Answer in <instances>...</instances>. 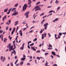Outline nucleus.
<instances>
[{
  "label": "nucleus",
  "instance_id": "nucleus-1",
  "mask_svg": "<svg viewBox=\"0 0 66 66\" xmlns=\"http://www.w3.org/2000/svg\"><path fill=\"white\" fill-rule=\"evenodd\" d=\"M35 9H36L35 10V11H41V9L40 7L38 6H37L35 7Z\"/></svg>",
  "mask_w": 66,
  "mask_h": 66
},
{
  "label": "nucleus",
  "instance_id": "nucleus-2",
  "mask_svg": "<svg viewBox=\"0 0 66 66\" xmlns=\"http://www.w3.org/2000/svg\"><path fill=\"white\" fill-rule=\"evenodd\" d=\"M27 5L26 4H25L24 6L23 7L22 10H23V11H25V10L27 9Z\"/></svg>",
  "mask_w": 66,
  "mask_h": 66
},
{
  "label": "nucleus",
  "instance_id": "nucleus-3",
  "mask_svg": "<svg viewBox=\"0 0 66 66\" xmlns=\"http://www.w3.org/2000/svg\"><path fill=\"white\" fill-rule=\"evenodd\" d=\"M13 46H14V48L13 49V52H14V54L15 55H16V51H15V50H14V49H16V45H15V44H13Z\"/></svg>",
  "mask_w": 66,
  "mask_h": 66
},
{
  "label": "nucleus",
  "instance_id": "nucleus-4",
  "mask_svg": "<svg viewBox=\"0 0 66 66\" xmlns=\"http://www.w3.org/2000/svg\"><path fill=\"white\" fill-rule=\"evenodd\" d=\"M48 24H49L48 23H46L44 25V27H44V29L45 30H46V29H47V26Z\"/></svg>",
  "mask_w": 66,
  "mask_h": 66
},
{
  "label": "nucleus",
  "instance_id": "nucleus-5",
  "mask_svg": "<svg viewBox=\"0 0 66 66\" xmlns=\"http://www.w3.org/2000/svg\"><path fill=\"white\" fill-rule=\"evenodd\" d=\"M9 49V51H11V50H13V45H11V46H10Z\"/></svg>",
  "mask_w": 66,
  "mask_h": 66
},
{
  "label": "nucleus",
  "instance_id": "nucleus-6",
  "mask_svg": "<svg viewBox=\"0 0 66 66\" xmlns=\"http://www.w3.org/2000/svg\"><path fill=\"white\" fill-rule=\"evenodd\" d=\"M30 13V12L29 11L28 12H27V13H26L25 15V16H26V18H28V15H29V14Z\"/></svg>",
  "mask_w": 66,
  "mask_h": 66
},
{
  "label": "nucleus",
  "instance_id": "nucleus-7",
  "mask_svg": "<svg viewBox=\"0 0 66 66\" xmlns=\"http://www.w3.org/2000/svg\"><path fill=\"white\" fill-rule=\"evenodd\" d=\"M18 14V12H16L15 13H14L13 14H12V16H14V15L15 16H16V15H17Z\"/></svg>",
  "mask_w": 66,
  "mask_h": 66
},
{
  "label": "nucleus",
  "instance_id": "nucleus-8",
  "mask_svg": "<svg viewBox=\"0 0 66 66\" xmlns=\"http://www.w3.org/2000/svg\"><path fill=\"white\" fill-rule=\"evenodd\" d=\"M31 49H32L33 51H36V49H35V47H31Z\"/></svg>",
  "mask_w": 66,
  "mask_h": 66
},
{
  "label": "nucleus",
  "instance_id": "nucleus-9",
  "mask_svg": "<svg viewBox=\"0 0 66 66\" xmlns=\"http://www.w3.org/2000/svg\"><path fill=\"white\" fill-rule=\"evenodd\" d=\"M4 19H6V15L4 16V17L3 18L2 20L3 21H4Z\"/></svg>",
  "mask_w": 66,
  "mask_h": 66
},
{
  "label": "nucleus",
  "instance_id": "nucleus-10",
  "mask_svg": "<svg viewBox=\"0 0 66 66\" xmlns=\"http://www.w3.org/2000/svg\"><path fill=\"white\" fill-rule=\"evenodd\" d=\"M31 0H28V2H29L28 3V5H30L31 3H32V2L31 1Z\"/></svg>",
  "mask_w": 66,
  "mask_h": 66
},
{
  "label": "nucleus",
  "instance_id": "nucleus-11",
  "mask_svg": "<svg viewBox=\"0 0 66 66\" xmlns=\"http://www.w3.org/2000/svg\"><path fill=\"white\" fill-rule=\"evenodd\" d=\"M15 28L14 27L13 28V30L11 32L12 35H13V34H14V31H15Z\"/></svg>",
  "mask_w": 66,
  "mask_h": 66
},
{
  "label": "nucleus",
  "instance_id": "nucleus-12",
  "mask_svg": "<svg viewBox=\"0 0 66 66\" xmlns=\"http://www.w3.org/2000/svg\"><path fill=\"white\" fill-rule=\"evenodd\" d=\"M3 36L2 35V34L0 36V38H1V40L2 41H3Z\"/></svg>",
  "mask_w": 66,
  "mask_h": 66
},
{
  "label": "nucleus",
  "instance_id": "nucleus-13",
  "mask_svg": "<svg viewBox=\"0 0 66 66\" xmlns=\"http://www.w3.org/2000/svg\"><path fill=\"white\" fill-rule=\"evenodd\" d=\"M12 9V8H11L9 9V12L7 13V14H9L10 13V12H11Z\"/></svg>",
  "mask_w": 66,
  "mask_h": 66
},
{
  "label": "nucleus",
  "instance_id": "nucleus-14",
  "mask_svg": "<svg viewBox=\"0 0 66 66\" xmlns=\"http://www.w3.org/2000/svg\"><path fill=\"white\" fill-rule=\"evenodd\" d=\"M59 20V19L58 18H56L53 21V22H55V21H57Z\"/></svg>",
  "mask_w": 66,
  "mask_h": 66
},
{
  "label": "nucleus",
  "instance_id": "nucleus-15",
  "mask_svg": "<svg viewBox=\"0 0 66 66\" xmlns=\"http://www.w3.org/2000/svg\"><path fill=\"white\" fill-rule=\"evenodd\" d=\"M26 58L23 57L21 59V60L22 61H24L25 60H26Z\"/></svg>",
  "mask_w": 66,
  "mask_h": 66
},
{
  "label": "nucleus",
  "instance_id": "nucleus-16",
  "mask_svg": "<svg viewBox=\"0 0 66 66\" xmlns=\"http://www.w3.org/2000/svg\"><path fill=\"white\" fill-rule=\"evenodd\" d=\"M55 3H56V4H59V1H57V0H56Z\"/></svg>",
  "mask_w": 66,
  "mask_h": 66
},
{
  "label": "nucleus",
  "instance_id": "nucleus-17",
  "mask_svg": "<svg viewBox=\"0 0 66 66\" xmlns=\"http://www.w3.org/2000/svg\"><path fill=\"white\" fill-rule=\"evenodd\" d=\"M18 5V4L16 3L14 5V7H17Z\"/></svg>",
  "mask_w": 66,
  "mask_h": 66
},
{
  "label": "nucleus",
  "instance_id": "nucleus-18",
  "mask_svg": "<svg viewBox=\"0 0 66 66\" xmlns=\"http://www.w3.org/2000/svg\"><path fill=\"white\" fill-rule=\"evenodd\" d=\"M16 9V8H14L13 9H12L11 10V12H13V11H14V10H15V9Z\"/></svg>",
  "mask_w": 66,
  "mask_h": 66
},
{
  "label": "nucleus",
  "instance_id": "nucleus-19",
  "mask_svg": "<svg viewBox=\"0 0 66 66\" xmlns=\"http://www.w3.org/2000/svg\"><path fill=\"white\" fill-rule=\"evenodd\" d=\"M52 53L53 55H56L55 53V52H52Z\"/></svg>",
  "mask_w": 66,
  "mask_h": 66
},
{
  "label": "nucleus",
  "instance_id": "nucleus-20",
  "mask_svg": "<svg viewBox=\"0 0 66 66\" xmlns=\"http://www.w3.org/2000/svg\"><path fill=\"white\" fill-rule=\"evenodd\" d=\"M8 10V9L7 8L5 9L4 11V12H6Z\"/></svg>",
  "mask_w": 66,
  "mask_h": 66
},
{
  "label": "nucleus",
  "instance_id": "nucleus-21",
  "mask_svg": "<svg viewBox=\"0 0 66 66\" xmlns=\"http://www.w3.org/2000/svg\"><path fill=\"white\" fill-rule=\"evenodd\" d=\"M11 46V44H9L7 45V48H9V47H10V46Z\"/></svg>",
  "mask_w": 66,
  "mask_h": 66
},
{
  "label": "nucleus",
  "instance_id": "nucleus-22",
  "mask_svg": "<svg viewBox=\"0 0 66 66\" xmlns=\"http://www.w3.org/2000/svg\"><path fill=\"white\" fill-rule=\"evenodd\" d=\"M45 19H44V20H43V21H42V22H41V24L42 25H43V22H44V21H45Z\"/></svg>",
  "mask_w": 66,
  "mask_h": 66
},
{
  "label": "nucleus",
  "instance_id": "nucleus-23",
  "mask_svg": "<svg viewBox=\"0 0 66 66\" xmlns=\"http://www.w3.org/2000/svg\"><path fill=\"white\" fill-rule=\"evenodd\" d=\"M23 64V61H22L20 63V65H22V64Z\"/></svg>",
  "mask_w": 66,
  "mask_h": 66
},
{
  "label": "nucleus",
  "instance_id": "nucleus-24",
  "mask_svg": "<svg viewBox=\"0 0 66 66\" xmlns=\"http://www.w3.org/2000/svg\"><path fill=\"white\" fill-rule=\"evenodd\" d=\"M48 62L46 61V63L45 64V65L46 66H48V65H48Z\"/></svg>",
  "mask_w": 66,
  "mask_h": 66
},
{
  "label": "nucleus",
  "instance_id": "nucleus-25",
  "mask_svg": "<svg viewBox=\"0 0 66 66\" xmlns=\"http://www.w3.org/2000/svg\"><path fill=\"white\" fill-rule=\"evenodd\" d=\"M32 43V42H31V41H30L28 42V45H30V44H30V43Z\"/></svg>",
  "mask_w": 66,
  "mask_h": 66
},
{
  "label": "nucleus",
  "instance_id": "nucleus-26",
  "mask_svg": "<svg viewBox=\"0 0 66 66\" xmlns=\"http://www.w3.org/2000/svg\"><path fill=\"white\" fill-rule=\"evenodd\" d=\"M5 60V57H4L3 58V60L2 61V62H4Z\"/></svg>",
  "mask_w": 66,
  "mask_h": 66
},
{
  "label": "nucleus",
  "instance_id": "nucleus-27",
  "mask_svg": "<svg viewBox=\"0 0 66 66\" xmlns=\"http://www.w3.org/2000/svg\"><path fill=\"white\" fill-rule=\"evenodd\" d=\"M49 46L47 45V46H48V47H52V46L51 45V44H49Z\"/></svg>",
  "mask_w": 66,
  "mask_h": 66
},
{
  "label": "nucleus",
  "instance_id": "nucleus-28",
  "mask_svg": "<svg viewBox=\"0 0 66 66\" xmlns=\"http://www.w3.org/2000/svg\"><path fill=\"white\" fill-rule=\"evenodd\" d=\"M44 37H46V36H47V34L46 33L44 32Z\"/></svg>",
  "mask_w": 66,
  "mask_h": 66
},
{
  "label": "nucleus",
  "instance_id": "nucleus-29",
  "mask_svg": "<svg viewBox=\"0 0 66 66\" xmlns=\"http://www.w3.org/2000/svg\"><path fill=\"white\" fill-rule=\"evenodd\" d=\"M6 40H7V39L6 38H4V41L6 43Z\"/></svg>",
  "mask_w": 66,
  "mask_h": 66
},
{
  "label": "nucleus",
  "instance_id": "nucleus-30",
  "mask_svg": "<svg viewBox=\"0 0 66 66\" xmlns=\"http://www.w3.org/2000/svg\"><path fill=\"white\" fill-rule=\"evenodd\" d=\"M10 64L11 66H13V63L12 62H11Z\"/></svg>",
  "mask_w": 66,
  "mask_h": 66
},
{
  "label": "nucleus",
  "instance_id": "nucleus-31",
  "mask_svg": "<svg viewBox=\"0 0 66 66\" xmlns=\"http://www.w3.org/2000/svg\"><path fill=\"white\" fill-rule=\"evenodd\" d=\"M24 47H21L20 48V49H21V50H23V48Z\"/></svg>",
  "mask_w": 66,
  "mask_h": 66
},
{
  "label": "nucleus",
  "instance_id": "nucleus-32",
  "mask_svg": "<svg viewBox=\"0 0 66 66\" xmlns=\"http://www.w3.org/2000/svg\"><path fill=\"white\" fill-rule=\"evenodd\" d=\"M59 34L60 36H61L62 35V33L61 32H59Z\"/></svg>",
  "mask_w": 66,
  "mask_h": 66
},
{
  "label": "nucleus",
  "instance_id": "nucleus-33",
  "mask_svg": "<svg viewBox=\"0 0 66 66\" xmlns=\"http://www.w3.org/2000/svg\"><path fill=\"white\" fill-rule=\"evenodd\" d=\"M36 21L35 20H34L32 21L33 23H36Z\"/></svg>",
  "mask_w": 66,
  "mask_h": 66
},
{
  "label": "nucleus",
  "instance_id": "nucleus-34",
  "mask_svg": "<svg viewBox=\"0 0 66 66\" xmlns=\"http://www.w3.org/2000/svg\"><path fill=\"white\" fill-rule=\"evenodd\" d=\"M1 61H2L3 60V56H1Z\"/></svg>",
  "mask_w": 66,
  "mask_h": 66
},
{
  "label": "nucleus",
  "instance_id": "nucleus-35",
  "mask_svg": "<svg viewBox=\"0 0 66 66\" xmlns=\"http://www.w3.org/2000/svg\"><path fill=\"white\" fill-rule=\"evenodd\" d=\"M18 59H17V60H16V61L15 62L14 64H16V63H17V62H18Z\"/></svg>",
  "mask_w": 66,
  "mask_h": 66
},
{
  "label": "nucleus",
  "instance_id": "nucleus-36",
  "mask_svg": "<svg viewBox=\"0 0 66 66\" xmlns=\"http://www.w3.org/2000/svg\"><path fill=\"white\" fill-rule=\"evenodd\" d=\"M20 35L21 36H22V32H20Z\"/></svg>",
  "mask_w": 66,
  "mask_h": 66
},
{
  "label": "nucleus",
  "instance_id": "nucleus-37",
  "mask_svg": "<svg viewBox=\"0 0 66 66\" xmlns=\"http://www.w3.org/2000/svg\"><path fill=\"white\" fill-rule=\"evenodd\" d=\"M34 45V43H33L30 44V46H33V45Z\"/></svg>",
  "mask_w": 66,
  "mask_h": 66
},
{
  "label": "nucleus",
  "instance_id": "nucleus-38",
  "mask_svg": "<svg viewBox=\"0 0 66 66\" xmlns=\"http://www.w3.org/2000/svg\"><path fill=\"white\" fill-rule=\"evenodd\" d=\"M40 3V2H37L36 4V5H37L38 4H39V3Z\"/></svg>",
  "mask_w": 66,
  "mask_h": 66
},
{
  "label": "nucleus",
  "instance_id": "nucleus-39",
  "mask_svg": "<svg viewBox=\"0 0 66 66\" xmlns=\"http://www.w3.org/2000/svg\"><path fill=\"white\" fill-rule=\"evenodd\" d=\"M44 14H45L44 13H42L40 15V16H43V15H44Z\"/></svg>",
  "mask_w": 66,
  "mask_h": 66
},
{
  "label": "nucleus",
  "instance_id": "nucleus-40",
  "mask_svg": "<svg viewBox=\"0 0 66 66\" xmlns=\"http://www.w3.org/2000/svg\"><path fill=\"white\" fill-rule=\"evenodd\" d=\"M48 35L49 36V37H50L51 36V35H50V34L49 33H48Z\"/></svg>",
  "mask_w": 66,
  "mask_h": 66
},
{
  "label": "nucleus",
  "instance_id": "nucleus-41",
  "mask_svg": "<svg viewBox=\"0 0 66 66\" xmlns=\"http://www.w3.org/2000/svg\"><path fill=\"white\" fill-rule=\"evenodd\" d=\"M37 38H35V39H34L33 40L34 42H35V41H36V40H37Z\"/></svg>",
  "mask_w": 66,
  "mask_h": 66
},
{
  "label": "nucleus",
  "instance_id": "nucleus-42",
  "mask_svg": "<svg viewBox=\"0 0 66 66\" xmlns=\"http://www.w3.org/2000/svg\"><path fill=\"white\" fill-rule=\"evenodd\" d=\"M48 54H49V53H45V55H48Z\"/></svg>",
  "mask_w": 66,
  "mask_h": 66
},
{
  "label": "nucleus",
  "instance_id": "nucleus-43",
  "mask_svg": "<svg viewBox=\"0 0 66 66\" xmlns=\"http://www.w3.org/2000/svg\"><path fill=\"white\" fill-rule=\"evenodd\" d=\"M40 52V51H37L36 52H37V53H39V52Z\"/></svg>",
  "mask_w": 66,
  "mask_h": 66
},
{
  "label": "nucleus",
  "instance_id": "nucleus-44",
  "mask_svg": "<svg viewBox=\"0 0 66 66\" xmlns=\"http://www.w3.org/2000/svg\"><path fill=\"white\" fill-rule=\"evenodd\" d=\"M43 31V29H41V31H40V33H42L43 32V31Z\"/></svg>",
  "mask_w": 66,
  "mask_h": 66
},
{
  "label": "nucleus",
  "instance_id": "nucleus-45",
  "mask_svg": "<svg viewBox=\"0 0 66 66\" xmlns=\"http://www.w3.org/2000/svg\"><path fill=\"white\" fill-rule=\"evenodd\" d=\"M26 22V21H24L22 23V24H26V23H27L25 22Z\"/></svg>",
  "mask_w": 66,
  "mask_h": 66
},
{
  "label": "nucleus",
  "instance_id": "nucleus-46",
  "mask_svg": "<svg viewBox=\"0 0 66 66\" xmlns=\"http://www.w3.org/2000/svg\"><path fill=\"white\" fill-rule=\"evenodd\" d=\"M53 2V0H52L50 2V4H51Z\"/></svg>",
  "mask_w": 66,
  "mask_h": 66
},
{
  "label": "nucleus",
  "instance_id": "nucleus-47",
  "mask_svg": "<svg viewBox=\"0 0 66 66\" xmlns=\"http://www.w3.org/2000/svg\"><path fill=\"white\" fill-rule=\"evenodd\" d=\"M46 17H47V15H45L43 17V19H44V18H46Z\"/></svg>",
  "mask_w": 66,
  "mask_h": 66
},
{
  "label": "nucleus",
  "instance_id": "nucleus-48",
  "mask_svg": "<svg viewBox=\"0 0 66 66\" xmlns=\"http://www.w3.org/2000/svg\"><path fill=\"white\" fill-rule=\"evenodd\" d=\"M25 44L24 43H23L22 45V46L23 47V48H24V45Z\"/></svg>",
  "mask_w": 66,
  "mask_h": 66
},
{
  "label": "nucleus",
  "instance_id": "nucleus-49",
  "mask_svg": "<svg viewBox=\"0 0 66 66\" xmlns=\"http://www.w3.org/2000/svg\"><path fill=\"white\" fill-rule=\"evenodd\" d=\"M48 49H49L50 50H51V49H52V48H50V47H48Z\"/></svg>",
  "mask_w": 66,
  "mask_h": 66
},
{
  "label": "nucleus",
  "instance_id": "nucleus-50",
  "mask_svg": "<svg viewBox=\"0 0 66 66\" xmlns=\"http://www.w3.org/2000/svg\"><path fill=\"white\" fill-rule=\"evenodd\" d=\"M33 30H32L31 31H30L29 32V33H32L33 32Z\"/></svg>",
  "mask_w": 66,
  "mask_h": 66
},
{
  "label": "nucleus",
  "instance_id": "nucleus-51",
  "mask_svg": "<svg viewBox=\"0 0 66 66\" xmlns=\"http://www.w3.org/2000/svg\"><path fill=\"white\" fill-rule=\"evenodd\" d=\"M53 10H51L49 12V13H52V12H53Z\"/></svg>",
  "mask_w": 66,
  "mask_h": 66
},
{
  "label": "nucleus",
  "instance_id": "nucleus-52",
  "mask_svg": "<svg viewBox=\"0 0 66 66\" xmlns=\"http://www.w3.org/2000/svg\"><path fill=\"white\" fill-rule=\"evenodd\" d=\"M8 22H9V23L10 24L11 23V20H9Z\"/></svg>",
  "mask_w": 66,
  "mask_h": 66
},
{
  "label": "nucleus",
  "instance_id": "nucleus-53",
  "mask_svg": "<svg viewBox=\"0 0 66 66\" xmlns=\"http://www.w3.org/2000/svg\"><path fill=\"white\" fill-rule=\"evenodd\" d=\"M28 47L29 49H30L31 48H30V46H29V45H28Z\"/></svg>",
  "mask_w": 66,
  "mask_h": 66
},
{
  "label": "nucleus",
  "instance_id": "nucleus-54",
  "mask_svg": "<svg viewBox=\"0 0 66 66\" xmlns=\"http://www.w3.org/2000/svg\"><path fill=\"white\" fill-rule=\"evenodd\" d=\"M14 58H15V59L16 60V59H17V56H15Z\"/></svg>",
  "mask_w": 66,
  "mask_h": 66
},
{
  "label": "nucleus",
  "instance_id": "nucleus-55",
  "mask_svg": "<svg viewBox=\"0 0 66 66\" xmlns=\"http://www.w3.org/2000/svg\"><path fill=\"white\" fill-rule=\"evenodd\" d=\"M37 59H38V60H40V57L39 58L38 57H37Z\"/></svg>",
  "mask_w": 66,
  "mask_h": 66
},
{
  "label": "nucleus",
  "instance_id": "nucleus-56",
  "mask_svg": "<svg viewBox=\"0 0 66 66\" xmlns=\"http://www.w3.org/2000/svg\"><path fill=\"white\" fill-rule=\"evenodd\" d=\"M3 32V31H2L1 30H0V33H2Z\"/></svg>",
  "mask_w": 66,
  "mask_h": 66
},
{
  "label": "nucleus",
  "instance_id": "nucleus-57",
  "mask_svg": "<svg viewBox=\"0 0 66 66\" xmlns=\"http://www.w3.org/2000/svg\"><path fill=\"white\" fill-rule=\"evenodd\" d=\"M8 29H9V27H6V29L7 30H8Z\"/></svg>",
  "mask_w": 66,
  "mask_h": 66
},
{
  "label": "nucleus",
  "instance_id": "nucleus-58",
  "mask_svg": "<svg viewBox=\"0 0 66 66\" xmlns=\"http://www.w3.org/2000/svg\"><path fill=\"white\" fill-rule=\"evenodd\" d=\"M53 66H57V64H55L54 65H53Z\"/></svg>",
  "mask_w": 66,
  "mask_h": 66
},
{
  "label": "nucleus",
  "instance_id": "nucleus-59",
  "mask_svg": "<svg viewBox=\"0 0 66 66\" xmlns=\"http://www.w3.org/2000/svg\"><path fill=\"white\" fill-rule=\"evenodd\" d=\"M60 9V7H58L57 8V10L58 11Z\"/></svg>",
  "mask_w": 66,
  "mask_h": 66
},
{
  "label": "nucleus",
  "instance_id": "nucleus-60",
  "mask_svg": "<svg viewBox=\"0 0 66 66\" xmlns=\"http://www.w3.org/2000/svg\"><path fill=\"white\" fill-rule=\"evenodd\" d=\"M27 29V28H24L23 29V31H25V30H26V29Z\"/></svg>",
  "mask_w": 66,
  "mask_h": 66
},
{
  "label": "nucleus",
  "instance_id": "nucleus-61",
  "mask_svg": "<svg viewBox=\"0 0 66 66\" xmlns=\"http://www.w3.org/2000/svg\"><path fill=\"white\" fill-rule=\"evenodd\" d=\"M57 36V35L56 34H55V38H56Z\"/></svg>",
  "mask_w": 66,
  "mask_h": 66
},
{
  "label": "nucleus",
  "instance_id": "nucleus-62",
  "mask_svg": "<svg viewBox=\"0 0 66 66\" xmlns=\"http://www.w3.org/2000/svg\"><path fill=\"white\" fill-rule=\"evenodd\" d=\"M19 63H18L16 64V66H19Z\"/></svg>",
  "mask_w": 66,
  "mask_h": 66
},
{
  "label": "nucleus",
  "instance_id": "nucleus-63",
  "mask_svg": "<svg viewBox=\"0 0 66 66\" xmlns=\"http://www.w3.org/2000/svg\"><path fill=\"white\" fill-rule=\"evenodd\" d=\"M26 27H27V28H28V23H27L26 25Z\"/></svg>",
  "mask_w": 66,
  "mask_h": 66
},
{
  "label": "nucleus",
  "instance_id": "nucleus-64",
  "mask_svg": "<svg viewBox=\"0 0 66 66\" xmlns=\"http://www.w3.org/2000/svg\"><path fill=\"white\" fill-rule=\"evenodd\" d=\"M58 57H60V56L59 55H56Z\"/></svg>",
  "mask_w": 66,
  "mask_h": 66
}]
</instances>
